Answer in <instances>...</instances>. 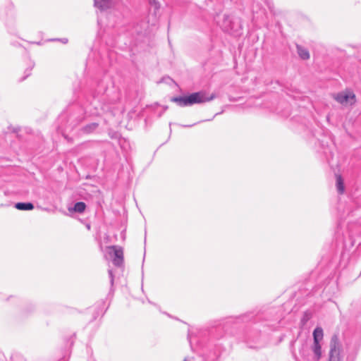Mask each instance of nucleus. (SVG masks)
<instances>
[{
    "label": "nucleus",
    "instance_id": "f257e3e1",
    "mask_svg": "<svg viewBox=\"0 0 361 361\" xmlns=\"http://www.w3.org/2000/svg\"><path fill=\"white\" fill-rule=\"evenodd\" d=\"M216 98L215 94L207 96L205 92H197L190 94L186 97H172L171 101L176 103L180 106H192L195 104H201L212 101Z\"/></svg>",
    "mask_w": 361,
    "mask_h": 361
},
{
    "label": "nucleus",
    "instance_id": "f03ea898",
    "mask_svg": "<svg viewBox=\"0 0 361 361\" xmlns=\"http://www.w3.org/2000/svg\"><path fill=\"white\" fill-rule=\"evenodd\" d=\"M341 344L337 335L334 334L330 341L329 361H342L341 357Z\"/></svg>",
    "mask_w": 361,
    "mask_h": 361
},
{
    "label": "nucleus",
    "instance_id": "7ed1b4c3",
    "mask_svg": "<svg viewBox=\"0 0 361 361\" xmlns=\"http://www.w3.org/2000/svg\"><path fill=\"white\" fill-rule=\"evenodd\" d=\"M108 254L112 257V262L116 267H121L123 263V250L121 247L111 245L106 247Z\"/></svg>",
    "mask_w": 361,
    "mask_h": 361
},
{
    "label": "nucleus",
    "instance_id": "20e7f679",
    "mask_svg": "<svg viewBox=\"0 0 361 361\" xmlns=\"http://www.w3.org/2000/svg\"><path fill=\"white\" fill-rule=\"evenodd\" d=\"M334 98L341 104H353L355 102V95L351 92H342L335 94Z\"/></svg>",
    "mask_w": 361,
    "mask_h": 361
},
{
    "label": "nucleus",
    "instance_id": "39448f33",
    "mask_svg": "<svg viewBox=\"0 0 361 361\" xmlns=\"http://www.w3.org/2000/svg\"><path fill=\"white\" fill-rule=\"evenodd\" d=\"M221 27L225 32H235L238 31V27L240 26L235 25V23L231 20L229 16L224 15Z\"/></svg>",
    "mask_w": 361,
    "mask_h": 361
},
{
    "label": "nucleus",
    "instance_id": "423d86ee",
    "mask_svg": "<svg viewBox=\"0 0 361 361\" xmlns=\"http://www.w3.org/2000/svg\"><path fill=\"white\" fill-rule=\"evenodd\" d=\"M114 0H94V5L101 11H105L110 8L114 4Z\"/></svg>",
    "mask_w": 361,
    "mask_h": 361
},
{
    "label": "nucleus",
    "instance_id": "0eeeda50",
    "mask_svg": "<svg viewBox=\"0 0 361 361\" xmlns=\"http://www.w3.org/2000/svg\"><path fill=\"white\" fill-rule=\"evenodd\" d=\"M311 350L314 353L312 360L314 361H319L322 357V346L320 343L313 342Z\"/></svg>",
    "mask_w": 361,
    "mask_h": 361
},
{
    "label": "nucleus",
    "instance_id": "6e6552de",
    "mask_svg": "<svg viewBox=\"0 0 361 361\" xmlns=\"http://www.w3.org/2000/svg\"><path fill=\"white\" fill-rule=\"evenodd\" d=\"M15 208L18 210H32L34 209V205L31 202H18L15 204Z\"/></svg>",
    "mask_w": 361,
    "mask_h": 361
},
{
    "label": "nucleus",
    "instance_id": "1a4fd4ad",
    "mask_svg": "<svg viewBox=\"0 0 361 361\" xmlns=\"http://www.w3.org/2000/svg\"><path fill=\"white\" fill-rule=\"evenodd\" d=\"M297 47V52L299 55V56L303 59V60H307L310 58V54H309V51L307 49L302 47V46L300 45H298L297 44L296 46Z\"/></svg>",
    "mask_w": 361,
    "mask_h": 361
},
{
    "label": "nucleus",
    "instance_id": "9d476101",
    "mask_svg": "<svg viewBox=\"0 0 361 361\" xmlns=\"http://www.w3.org/2000/svg\"><path fill=\"white\" fill-rule=\"evenodd\" d=\"M323 330L321 327H317L313 331L314 342L320 343L323 338Z\"/></svg>",
    "mask_w": 361,
    "mask_h": 361
},
{
    "label": "nucleus",
    "instance_id": "9b49d317",
    "mask_svg": "<svg viewBox=\"0 0 361 361\" xmlns=\"http://www.w3.org/2000/svg\"><path fill=\"white\" fill-rule=\"evenodd\" d=\"M336 188L337 190L340 194L343 193L344 192V184L343 180L341 176H336Z\"/></svg>",
    "mask_w": 361,
    "mask_h": 361
},
{
    "label": "nucleus",
    "instance_id": "f8f14e48",
    "mask_svg": "<svg viewBox=\"0 0 361 361\" xmlns=\"http://www.w3.org/2000/svg\"><path fill=\"white\" fill-rule=\"evenodd\" d=\"M86 208V204L83 202H76L73 207V211L78 213H82Z\"/></svg>",
    "mask_w": 361,
    "mask_h": 361
},
{
    "label": "nucleus",
    "instance_id": "ddd939ff",
    "mask_svg": "<svg viewBox=\"0 0 361 361\" xmlns=\"http://www.w3.org/2000/svg\"><path fill=\"white\" fill-rule=\"evenodd\" d=\"M149 3L152 8H154V13H156L160 8V4L157 0H149Z\"/></svg>",
    "mask_w": 361,
    "mask_h": 361
},
{
    "label": "nucleus",
    "instance_id": "4468645a",
    "mask_svg": "<svg viewBox=\"0 0 361 361\" xmlns=\"http://www.w3.org/2000/svg\"><path fill=\"white\" fill-rule=\"evenodd\" d=\"M98 125L95 123H93L92 124L87 125L85 127L84 130L87 133H90L94 130H95L97 128Z\"/></svg>",
    "mask_w": 361,
    "mask_h": 361
},
{
    "label": "nucleus",
    "instance_id": "2eb2a0df",
    "mask_svg": "<svg viewBox=\"0 0 361 361\" xmlns=\"http://www.w3.org/2000/svg\"><path fill=\"white\" fill-rule=\"evenodd\" d=\"M108 273H109V278H110V283H111V285L112 286L114 285V274H113V271H112L111 269H109Z\"/></svg>",
    "mask_w": 361,
    "mask_h": 361
},
{
    "label": "nucleus",
    "instance_id": "dca6fc26",
    "mask_svg": "<svg viewBox=\"0 0 361 361\" xmlns=\"http://www.w3.org/2000/svg\"><path fill=\"white\" fill-rule=\"evenodd\" d=\"M25 75L20 80V81L24 80L27 77H28L31 74V69H27L25 72Z\"/></svg>",
    "mask_w": 361,
    "mask_h": 361
},
{
    "label": "nucleus",
    "instance_id": "f3484780",
    "mask_svg": "<svg viewBox=\"0 0 361 361\" xmlns=\"http://www.w3.org/2000/svg\"><path fill=\"white\" fill-rule=\"evenodd\" d=\"M267 6H269V8L271 11H272L274 4L272 2H267Z\"/></svg>",
    "mask_w": 361,
    "mask_h": 361
},
{
    "label": "nucleus",
    "instance_id": "a211bd4d",
    "mask_svg": "<svg viewBox=\"0 0 361 361\" xmlns=\"http://www.w3.org/2000/svg\"><path fill=\"white\" fill-rule=\"evenodd\" d=\"M63 43L66 44L68 42V39L66 38H63V39H60Z\"/></svg>",
    "mask_w": 361,
    "mask_h": 361
},
{
    "label": "nucleus",
    "instance_id": "6ab92c4d",
    "mask_svg": "<svg viewBox=\"0 0 361 361\" xmlns=\"http://www.w3.org/2000/svg\"><path fill=\"white\" fill-rule=\"evenodd\" d=\"M193 125H189V126H184V127H191Z\"/></svg>",
    "mask_w": 361,
    "mask_h": 361
}]
</instances>
